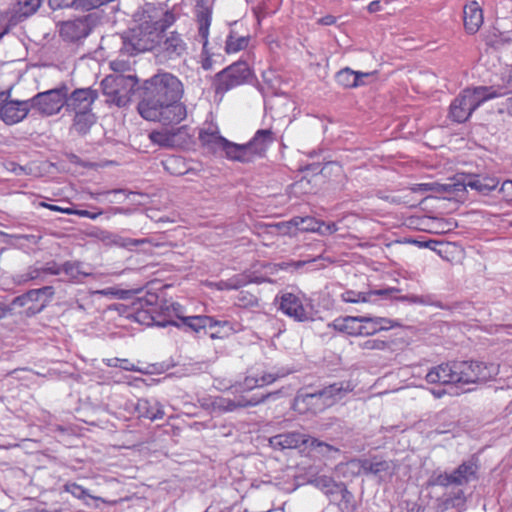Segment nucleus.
Returning a JSON list of instances; mask_svg holds the SVG:
<instances>
[{"label":"nucleus","instance_id":"nucleus-1","mask_svg":"<svg viewBox=\"0 0 512 512\" xmlns=\"http://www.w3.org/2000/svg\"><path fill=\"white\" fill-rule=\"evenodd\" d=\"M142 91L137 110L145 120L169 125L186 118L187 109L181 102L184 85L174 74L158 72L143 82Z\"/></svg>","mask_w":512,"mask_h":512},{"label":"nucleus","instance_id":"nucleus-2","mask_svg":"<svg viewBox=\"0 0 512 512\" xmlns=\"http://www.w3.org/2000/svg\"><path fill=\"white\" fill-rule=\"evenodd\" d=\"M352 390L353 387L349 382H339L315 393H298L292 408L302 415H315L332 406Z\"/></svg>","mask_w":512,"mask_h":512},{"label":"nucleus","instance_id":"nucleus-3","mask_svg":"<svg viewBox=\"0 0 512 512\" xmlns=\"http://www.w3.org/2000/svg\"><path fill=\"white\" fill-rule=\"evenodd\" d=\"M395 326L393 320L378 316H340L328 324L333 330L351 337H370Z\"/></svg>","mask_w":512,"mask_h":512},{"label":"nucleus","instance_id":"nucleus-4","mask_svg":"<svg viewBox=\"0 0 512 512\" xmlns=\"http://www.w3.org/2000/svg\"><path fill=\"white\" fill-rule=\"evenodd\" d=\"M279 392L267 394L248 395V392L233 391V386L223 395L209 396L201 400V406L212 413H228L239 409L258 406Z\"/></svg>","mask_w":512,"mask_h":512},{"label":"nucleus","instance_id":"nucleus-5","mask_svg":"<svg viewBox=\"0 0 512 512\" xmlns=\"http://www.w3.org/2000/svg\"><path fill=\"white\" fill-rule=\"evenodd\" d=\"M135 319L142 325L160 326L179 325L173 320L170 308V302L159 297L154 293H147L139 299V308L135 312Z\"/></svg>","mask_w":512,"mask_h":512},{"label":"nucleus","instance_id":"nucleus-6","mask_svg":"<svg viewBox=\"0 0 512 512\" xmlns=\"http://www.w3.org/2000/svg\"><path fill=\"white\" fill-rule=\"evenodd\" d=\"M501 94L489 92V88L478 87L464 89L450 104L448 117L455 123H464L472 113L486 100L499 97Z\"/></svg>","mask_w":512,"mask_h":512},{"label":"nucleus","instance_id":"nucleus-7","mask_svg":"<svg viewBox=\"0 0 512 512\" xmlns=\"http://www.w3.org/2000/svg\"><path fill=\"white\" fill-rule=\"evenodd\" d=\"M454 369L458 387L484 384L499 374V365L483 361H454Z\"/></svg>","mask_w":512,"mask_h":512},{"label":"nucleus","instance_id":"nucleus-8","mask_svg":"<svg viewBox=\"0 0 512 512\" xmlns=\"http://www.w3.org/2000/svg\"><path fill=\"white\" fill-rule=\"evenodd\" d=\"M273 132L270 129L256 131L252 139L245 144L230 142L226 158L230 161L250 163L265 155L269 144L273 142Z\"/></svg>","mask_w":512,"mask_h":512},{"label":"nucleus","instance_id":"nucleus-9","mask_svg":"<svg viewBox=\"0 0 512 512\" xmlns=\"http://www.w3.org/2000/svg\"><path fill=\"white\" fill-rule=\"evenodd\" d=\"M137 83L138 79L134 75L117 74L106 76L101 86L103 94L108 97L110 103L124 107L130 102Z\"/></svg>","mask_w":512,"mask_h":512},{"label":"nucleus","instance_id":"nucleus-10","mask_svg":"<svg viewBox=\"0 0 512 512\" xmlns=\"http://www.w3.org/2000/svg\"><path fill=\"white\" fill-rule=\"evenodd\" d=\"M252 76L253 72L246 61H236L215 75V93L224 95L247 83Z\"/></svg>","mask_w":512,"mask_h":512},{"label":"nucleus","instance_id":"nucleus-11","mask_svg":"<svg viewBox=\"0 0 512 512\" xmlns=\"http://www.w3.org/2000/svg\"><path fill=\"white\" fill-rule=\"evenodd\" d=\"M160 39L158 28L145 22L130 31L124 41V49L131 55L151 51L158 45Z\"/></svg>","mask_w":512,"mask_h":512},{"label":"nucleus","instance_id":"nucleus-12","mask_svg":"<svg viewBox=\"0 0 512 512\" xmlns=\"http://www.w3.org/2000/svg\"><path fill=\"white\" fill-rule=\"evenodd\" d=\"M195 18L198 25V34L202 41V55L204 56L201 61V67L204 70L212 68V59L208 53V38L212 22V7L209 5L208 0H196Z\"/></svg>","mask_w":512,"mask_h":512},{"label":"nucleus","instance_id":"nucleus-13","mask_svg":"<svg viewBox=\"0 0 512 512\" xmlns=\"http://www.w3.org/2000/svg\"><path fill=\"white\" fill-rule=\"evenodd\" d=\"M198 139L201 147L207 152L213 155L224 152L225 157L227 156L231 141L221 135L220 128L216 123H205L199 131Z\"/></svg>","mask_w":512,"mask_h":512},{"label":"nucleus","instance_id":"nucleus-14","mask_svg":"<svg viewBox=\"0 0 512 512\" xmlns=\"http://www.w3.org/2000/svg\"><path fill=\"white\" fill-rule=\"evenodd\" d=\"M65 100V89H52L34 96V108L42 115L51 116L65 106Z\"/></svg>","mask_w":512,"mask_h":512},{"label":"nucleus","instance_id":"nucleus-15","mask_svg":"<svg viewBox=\"0 0 512 512\" xmlns=\"http://www.w3.org/2000/svg\"><path fill=\"white\" fill-rule=\"evenodd\" d=\"M476 472L477 467L474 464L464 462L452 473H440L433 479L431 484L445 487L449 485L462 486L474 480Z\"/></svg>","mask_w":512,"mask_h":512},{"label":"nucleus","instance_id":"nucleus-16","mask_svg":"<svg viewBox=\"0 0 512 512\" xmlns=\"http://www.w3.org/2000/svg\"><path fill=\"white\" fill-rule=\"evenodd\" d=\"M97 97V92L91 88L76 89L69 97L66 96V110L73 114L92 111V105Z\"/></svg>","mask_w":512,"mask_h":512},{"label":"nucleus","instance_id":"nucleus-17","mask_svg":"<svg viewBox=\"0 0 512 512\" xmlns=\"http://www.w3.org/2000/svg\"><path fill=\"white\" fill-rule=\"evenodd\" d=\"M270 444L276 449H296L302 445L321 446V442L309 435L299 432H288L276 435L270 439Z\"/></svg>","mask_w":512,"mask_h":512},{"label":"nucleus","instance_id":"nucleus-18","mask_svg":"<svg viewBox=\"0 0 512 512\" xmlns=\"http://www.w3.org/2000/svg\"><path fill=\"white\" fill-rule=\"evenodd\" d=\"M279 310L298 322H305L309 319L301 298L290 292L283 293L279 297Z\"/></svg>","mask_w":512,"mask_h":512},{"label":"nucleus","instance_id":"nucleus-19","mask_svg":"<svg viewBox=\"0 0 512 512\" xmlns=\"http://www.w3.org/2000/svg\"><path fill=\"white\" fill-rule=\"evenodd\" d=\"M462 20L466 34L474 35L480 30L484 23V13L476 0L468 1L463 6Z\"/></svg>","mask_w":512,"mask_h":512},{"label":"nucleus","instance_id":"nucleus-20","mask_svg":"<svg viewBox=\"0 0 512 512\" xmlns=\"http://www.w3.org/2000/svg\"><path fill=\"white\" fill-rule=\"evenodd\" d=\"M278 378V374L266 371L249 374L242 381L233 385V391L250 392L256 388L273 384Z\"/></svg>","mask_w":512,"mask_h":512},{"label":"nucleus","instance_id":"nucleus-21","mask_svg":"<svg viewBox=\"0 0 512 512\" xmlns=\"http://www.w3.org/2000/svg\"><path fill=\"white\" fill-rule=\"evenodd\" d=\"M425 380L429 384L455 385L456 373L454 369V361L441 363L432 367L426 374Z\"/></svg>","mask_w":512,"mask_h":512},{"label":"nucleus","instance_id":"nucleus-22","mask_svg":"<svg viewBox=\"0 0 512 512\" xmlns=\"http://www.w3.org/2000/svg\"><path fill=\"white\" fill-rule=\"evenodd\" d=\"M28 111L29 107L26 101H3L0 104V117L7 124L21 121Z\"/></svg>","mask_w":512,"mask_h":512},{"label":"nucleus","instance_id":"nucleus-23","mask_svg":"<svg viewBox=\"0 0 512 512\" xmlns=\"http://www.w3.org/2000/svg\"><path fill=\"white\" fill-rule=\"evenodd\" d=\"M187 51V44L182 35L176 31L171 32L163 42L162 52L168 59H176Z\"/></svg>","mask_w":512,"mask_h":512},{"label":"nucleus","instance_id":"nucleus-24","mask_svg":"<svg viewBox=\"0 0 512 512\" xmlns=\"http://www.w3.org/2000/svg\"><path fill=\"white\" fill-rule=\"evenodd\" d=\"M61 37L69 42H75L88 35L86 22L82 19L65 21L60 26Z\"/></svg>","mask_w":512,"mask_h":512},{"label":"nucleus","instance_id":"nucleus-25","mask_svg":"<svg viewBox=\"0 0 512 512\" xmlns=\"http://www.w3.org/2000/svg\"><path fill=\"white\" fill-rule=\"evenodd\" d=\"M135 410L139 417L149 419L151 421L162 419L164 417V410L161 404L155 400L147 398L138 399Z\"/></svg>","mask_w":512,"mask_h":512},{"label":"nucleus","instance_id":"nucleus-26","mask_svg":"<svg viewBox=\"0 0 512 512\" xmlns=\"http://www.w3.org/2000/svg\"><path fill=\"white\" fill-rule=\"evenodd\" d=\"M181 129H162L154 130L149 134V139L162 147H174L177 144L176 137L179 135Z\"/></svg>","mask_w":512,"mask_h":512},{"label":"nucleus","instance_id":"nucleus-27","mask_svg":"<svg viewBox=\"0 0 512 512\" xmlns=\"http://www.w3.org/2000/svg\"><path fill=\"white\" fill-rule=\"evenodd\" d=\"M361 468H362L363 472L366 474H374V475H380L382 473L392 474L391 463L386 460L379 459L378 457H373L370 459L362 460Z\"/></svg>","mask_w":512,"mask_h":512},{"label":"nucleus","instance_id":"nucleus-28","mask_svg":"<svg viewBox=\"0 0 512 512\" xmlns=\"http://www.w3.org/2000/svg\"><path fill=\"white\" fill-rule=\"evenodd\" d=\"M64 491L71 494L73 497H75L79 500H82L84 502V504L87 506L89 505L87 499H92L96 502L100 501L102 503H107V504L114 503V502H109L102 497L90 495L86 488H84L83 486L79 485L76 482H67L64 485Z\"/></svg>","mask_w":512,"mask_h":512},{"label":"nucleus","instance_id":"nucleus-29","mask_svg":"<svg viewBox=\"0 0 512 512\" xmlns=\"http://www.w3.org/2000/svg\"><path fill=\"white\" fill-rule=\"evenodd\" d=\"M250 36H240L231 31L225 41V52L227 54H235L245 50L250 43Z\"/></svg>","mask_w":512,"mask_h":512},{"label":"nucleus","instance_id":"nucleus-30","mask_svg":"<svg viewBox=\"0 0 512 512\" xmlns=\"http://www.w3.org/2000/svg\"><path fill=\"white\" fill-rule=\"evenodd\" d=\"M363 76H368V74L355 72L350 68H344L337 73L336 81L345 88H355L359 86V77Z\"/></svg>","mask_w":512,"mask_h":512},{"label":"nucleus","instance_id":"nucleus-31","mask_svg":"<svg viewBox=\"0 0 512 512\" xmlns=\"http://www.w3.org/2000/svg\"><path fill=\"white\" fill-rule=\"evenodd\" d=\"M300 224L301 220H297V217H294L289 221L269 224L267 225V229L270 230V233H278L281 235H296L299 232Z\"/></svg>","mask_w":512,"mask_h":512},{"label":"nucleus","instance_id":"nucleus-32","mask_svg":"<svg viewBox=\"0 0 512 512\" xmlns=\"http://www.w3.org/2000/svg\"><path fill=\"white\" fill-rule=\"evenodd\" d=\"M209 329H215V331L210 332L209 337L212 340H223L228 338L235 332L233 324L227 320L220 321L214 318V323L208 327Z\"/></svg>","mask_w":512,"mask_h":512},{"label":"nucleus","instance_id":"nucleus-33","mask_svg":"<svg viewBox=\"0 0 512 512\" xmlns=\"http://www.w3.org/2000/svg\"><path fill=\"white\" fill-rule=\"evenodd\" d=\"M214 323V318L207 315L188 316L183 318V325L195 333L208 328Z\"/></svg>","mask_w":512,"mask_h":512},{"label":"nucleus","instance_id":"nucleus-34","mask_svg":"<svg viewBox=\"0 0 512 512\" xmlns=\"http://www.w3.org/2000/svg\"><path fill=\"white\" fill-rule=\"evenodd\" d=\"M373 294L379 293L372 291H356L352 289H347L340 295V299L345 303L361 304L369 302Z\"/></svg>","mask_w":512,"mask_h":512},{"label":"nucleus","instance_id":"nucleus-35","mask_svg":"<svg viewBox=\"0 0 512 512\" xmlns=\"http://www.w3.org/2000/svg\"><path fill=\"white\" fill-rule=\"evenodd\" d=\"M62 273L70 282H79L83 277L89 275V273L81 270V263L78 261H67L62 264Z\"/></svg>","mask_w":512,"mask_h":512},{"label":"nucleus","instance_id":"nucleus-36","mask_svg":"<svg viewBox=\"0 0 512 512\" xmlns=\"http://www.w3.org/2000/svg\"><path fill=\"white\" fill-rule=\"evenodd\" d=\"M95 123V115L92 111L74 114L73 127L80 134H86Z\"/></svg>","mask_w":512,"mask_h":512},{"label":"nucleus","instance_id":"nucleus-37","mask_svg":"<svg viewBox=\"0 0 512 512\" xmlns=\"http://www.w3.org/2000/svg\"><path fill=\"white\" fill-rule=\"evenodd\" d=\"M163 166L172 175H184L188 171L184 158L180 156H169L163 161Z\"/></svg>","mask_w":512,"mask_h":512},{"label":"nucleus","instance_id":"nucleus-38","mask_svg":"<svg viewBox=\"0 0 512 512\" xmlns=\"http://www.w3.org/2000/svg\"><path fill=\"white\" fill-rule=\"evenodd\" d=\"M395 341H386L382 339H368L359 346L364 351H390L394 352Z\"/></svg>","mask_w":512,"mask_h":512},{"label":"nucleus","instance_id":"nucleus-39","mask_svg":"<svg viewBox=\"0 0 512 512\" xmlns=\"http://www.w3.org/2000/svg\"><path fill=\"white\" fill-rule=\"evenodd\" d=\"M263 283L265 280L263 278H255V279H247L243 276H235L227 281H220L217 284L218 289L223 290H233V289H239L248 283Z\"/></svg>","mask_w":512,"mask_h":512},{"label":"nucleus","instance_id":"nucleus-40","mask_svg":"<svg viewBox=\"0 0 512 512\" xmlns=\"http://www.w3.org/2000/svg\"><path fill=\"white\" fill-rule=\"evenodd\" d=\"M498 185V182L491 178H474L469 180L465 186L470 187L480 193L487 194L494 190Z\"/></svg>","mask_w":512,"mask_h":512},{"label":"nucleus","instance_id":"nucleus-41","mask_svg":"<svg viewBox=\"0 0 512 512\" xmlns=\"http://www.w3.org/2000/svg\"><path fill=\"white\" fill-rule=\"evenodd\" d=\"M32 14V0H16L13 6L12 18L20 22Z\"/></svg>","mask_w":512,"mask_h":512},{"label":"nucleus","instance_id":"nucleus-42","mask_svg":"<svg viewBox=\"0 0 512 512\" xmlns=\"http://www.w3.org/2000/svg\"><path fill=\"white\" fill-rule=\"evenodd\" d=\"M103 363L108 367H118L130 372H141V369L136 364L125 358H105Z\"/></svg>","mask_w":512,"mask_h":512},{"label":"nucleus","instance_id":"nucleus-43","mask_svg":"<svg viewBox=\"0 0 512 512\" xmlns=\"http://www.w3.org/2000/svg\"><path fill=\"white\" fill-rule=\"evenodd\" d=\"M297 220H301V224L299 226V232H315L319 233L321 228L324 225V221H320L314 217L306 216V217H298Z\"/></svg>","mask_w":512,"mask_h":512},{"label":"nucleus","instance_id":"nucleus-44","mask_svg":"<svg viewBox=\"0 0 512 512\" xmlns=\"http://www.w3.org/2000/svg\"><path fill=\"white\" fill-rule=\"evenodd\" d=\"M235 303L238 306L244 308L257 307L259 304L258 298L254 294L247 291H240L236 296Z\"/></svg>","mask_w":512,"mask_h":512},{"label":"nucleus","instance_id":"nucleus-45","mask_svg":"<svg viewBox=\"0 0 512 512\" xmlns=\"http://www.w3.org/2000/svg\"><path fill=\"white\" fill-rule=\"evenodd\" d=\"M176 20V15L172 11L167 10L159 21L151 23V25H155L161 35L165 30L171 27L176 22Z\"/></svg>","mask_w":512,"mask_h":512},{"label":"nucleus","instance_id":"nucleus-46","mask_svg":"<svg viewBox=\"0 0 512 512\" xmlns=\"http://www.w3.org/2000/svg\"><path fill=\"white\" fill-rule=\"evenodd\" d=\"M65 212L67 215H76L79 217H86V218H89L92 220L97 219L103 213L101 210H99L97 212H91L88 210L74 209V208H70V207H66Z\"/></svg>","mask_w":512,"mask_h":512},{"label":"nucleus","instance_id":"nucleus-47","mask_svg":"<svg viewBox=\"0 0 512 512\" xmlns=\"http://www.w3.org/2000/svg\"><path fill=\"white\" fill-rule=\"evenodd\" d=\"M49 6L53 10L76 6L80 8V0H49Z\"/></svg>","mask_w":512,"mask_h":512},{"label":"nucleus","instance_id":"nucleus-48","mask_svg":"<svg viewBox=\"0 0 512 512\" xmlns=\"http://www.w3.org/2000/svg\"><path fill=\"white\" fill-rule=\"evenodd\" d=\"M110 68L116 73H124L130 70V62L122 59H116L110 62Z\"/></svg>","mask_w":512,"mask_h":512},{"label":"nucleus","instance_id":"nucleus-49","mask_svg":"<svg viewBox=\"0 0 512 512\" xmlns=\"http://www.w3.org/2000/svg\"><path fill=\"white\" fill-rule=\"evenodd\" d=\"M170 308L173 320L177 318L181 320V322L183 323V318L188 317L184 315L185 308L181 304L176 302H170Z\"/></svg>","mask_w":512,"mask_h":512},{"label":"nucleus","instance_id":"nucleus-50","mask_svg":"<svg viewBox=\"0 0 512 512\" xmlns=\"http://www.w3.org/2000/svg\"><path fill=\"white\" fill-rule=\"evenodd\" d=\"M41 272L51 275H59L62 273V265H58L56 262H49L45 267L40 269ZM39 272V270H37Z\"/></svg>","mask_w":512,"mask_h":512},{"label":"nucleus","instance_id":"nucleus-51","mask_svg":"<svg viewBox=\"0 0 512 512\" xmlns=\"http://www.w3.org/2000/svg\"><path fill=\"white\" fill-rule=\"evenodd\" d=\"M53 295H54V290L52 287H44V288H40V289H34V301H38L42 297L51 299Z\"/></svg>","mask_w":512,"mask_h":512},{"label":"nucleus","instance_id":"nucleus-52","mask_svg":"<svg viewBox=\"0 0 512 512\" xmlns=\"http://www.w3.org/2000/svg\"><path fill=\"white\" fill-rule=\"evenodd\" d=\"M147 243H151V241L148 238H143V239L127 238V239H125L123 246L136 247V246L147 244Z\"/></svg>","mask_w":512,"mask_h":512},{"label":"nucleus","instance_id":"nucleus-53","mask_svg":"<svg viewBox=\"0 0 512 512\" xmlns=\"http://www.w3.org/2000/svg\"><path fill=\"white\" fill-rule=\"evenodd\" d=\"M337 231H338V227H337L336 223H334V222L325 223L324 222V225L321 228V231H319V234H321V235H331V234H333V233H335Z\"/></svg>","mask_w":512,"mask_h":512},{"label":"nucleus","instance_id":"nucleus-54","mask_svg":"<svg viewBox=\"0 0 512 512\" xmlns=\"http://www.w3.org/2000/svg\"><path fill=\"white\" fill-rule=\"evenodd\" d=\"M337 22V18L333 15H326L317 20V24L322 26H331Z\"/></svg>","mask_w":512,"mask_h":512},{"label":"nucleus","instance_id":"nucleus-55","mask_svg":"<svg viewBox=\"0 0 512 512\" xmlns=\"http://www.w3.org/2000/svg\"><path fill=\"white\" fill-rule=\"evenodd\" d=\"M30 294L31 292L28 291L27 293H25L24 295L22 296H19V297H16L14 300H13V304L16 305V306H24L25 303H26V300L30 298Z\"/></svg>","mask_w":512,"mask_h":512},{"label":"nucleus","instance_id":"nucleus-56","mask_svg":"<svg viewBox=\"0 0 512 512\" xmlns=\"http://www.w3.org/2000/svg\"><path fill=\"white\" fill-rule=\"evenodd\" d=\"M39 206L46 207L52 211L61 212V213L66 214V212H65L66 208H64V207H60V206L53 205V204H47L45 202H40Z\"/></svg>","mask_w":512,"mask_h":512},{"label":"nucleus","instance_id":"nucleus-57","mask_svg":"<svg viewBox=\"0 0 512 512\" xmlns=\"http://www.w3.org/2000/svg\"><path fill=\"white\" fill-rule=\"evenodd\" d=\"M501 190L507 196L512 198V180H507L502 184Z\"/></svg>","mask_w":512,"mask_h":512},{"label":"nucleus","instance_id":"nucleus-58","mask_svg":"<svg viewBox=\"0 0 512 512\" xmlns=\"http://www.w3.org/2000/svg\"><path fill=\"white\" fill-rule=\"evenodd\" d=\"M381 10V5L379 0H375L369 3L368 11L371 13L378 12Z\"/></svg>","mask_w":512,"mask_h":512},{"label":"nucleus","instance_id":"nucleus-59","mask_svg":"<svg viewBox=\"0 0 512 512\" xmlns=\"http://www.w3.org/2000/svg\"><path fill=\"white\" fill-rule=\"evenodd\" d=\"M413 190L414 191H431V190H433V185L430 183L418 184L417 188H414Z\"/></svg>","mask_w":512,"mask_h":512},{"label":"nucleus","instance_id":"nucleus-60","mask_svg":"<svg viewBox=\"0 0 512 512\" xmlns=\"http://www.w3.org/2000/svg\"><path fill=\"white\" fill-rule=\"evenodd\" d=\"M8 32V28L5 25V18L0 15V39Z\"/></svg>","mask_w":512,"mask_h":512},{"label":"nucleus","instance_id":"nucleus-61","mask_svg":"<svg viewBox=\"0 0 512 512\" xmlns=\"http://www.w3.org/2000/svg\"><path fill=\"white\" fill-rule=\"evenodd\" d=\"M109 193H110V191H102V192H92V191H89L87 194L92 199H98L100 196H103V195H106V194H109Z\"/></svg>","mask_w":512,"mask_h":512},{"label":"nucleus","instance_id":"nucleus-62","mask_svg":"<svg viewBox=\"0 0 512 512\" xmlns=\"http://www.w3.org/2000/svg\"><path fill=\"white\" fill-rule=\"evenodd\" d=\"M505 42H507V40H503V39H500V40H488V44L495 47V48H498L500 45L504 44Z\"/></svg>","mask_w":512,"mask_h":512},{"label":"nucleus","instance_id":"nucleus-63","mask_svg":"<svg viewBox=\"0 0 512 512\" xmlns=\"http://www.w3.org/2000/svg\"><path fill=\"white\" fill-rule=\"evenodd\" d=\"M37 512H70V511H69L68 508H66V509L53 508V509H50V510H45V509L38 510L37 509Z\"/></svg>","mask_w":512,"mask_h":512},{"label":"nucleus","instance_id":"nucleus-64","mask_svg":"<svg viewBox=\"0 0 512 512\" xmlns=\"http://www.w3.org/2000/svg\"><path fill=\"white\" fill-rule=\"evenodd\" d=\"M98 294H101V295H114L115 292L112 290V289H105V290H99L97 291Z\"/></svg>","mask_w":512,"mask_h":512}]
</instances>
